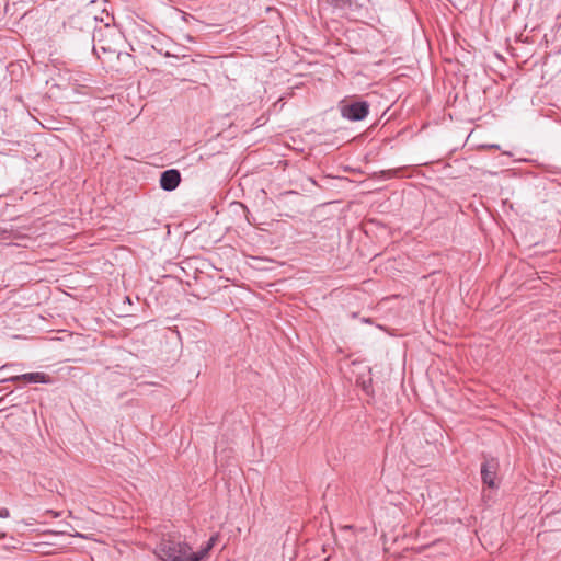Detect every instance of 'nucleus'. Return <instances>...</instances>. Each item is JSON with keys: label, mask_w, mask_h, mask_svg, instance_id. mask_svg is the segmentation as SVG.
I'll list each match as a JSON object with an SVG mask.
<instances>
[{"label": "nucleus", "mask_w": 561, "mask_h": 561, "mask_svg": "<svg viewBox=\"0 0 561 561\" xmlns=\"http://www.w3.org/2000/svg\"><path fill=\"white\" fill-rule=\"evenodd\" d=\"M157 556L163 561H186L191 556V546L180 537L162 538L156 549Z\"/></svg>", "instance_id": "1"}, {"label": "nucleus", "mask_w": 561, "mask_h": 561, "mask_svg": "<svg viewBox=\"0 0 561 561\" xmlns=\"http://www.w3.org/2000/svg\"><path fill=\"white\" fill-rule=\"evenodd\" d=\"M369 113V104L365 101L343 105L341 114L344 118L356 122L364 119Z\"/></svg>", "instance_id": "2"}, {"label": "nucleus", "mask_w": 561, "mask_h": 561, "mask_svg": "<svg viewBox=\"0 0 561 561\" xmlns=\"http://www.w3.org/2000/svg\"><path fill=\"white\" fill-rule=\"evenodd\" d=\"M499 469V463L494 459L484 461L481 466V477L484 484L489 488L495 486V478Z\"/></svg>", "instance_id": "3"}, {"label": "nucleus", "mask_w": 561, "mask_h": 561, "mask_svg": "<svg viewBox=\"0 0 561 561\" xmlns=\"http://www.w3.org/2000/svg\"><path fill=\"white\" fill-rule=\"evenodd\" d=\"M181 182V174L175 169L165 170L161 173L160 176V186L164 191H173L175 190Z\"/></svg>", "instance_id": "4"}, {"label": "nucleus", "mask_w": 561, "mask_h": 561, "mask_svg": "<svg viewBox=\"0 0 561 561\" xmlns=\"http://www.w3.org/2000/svg\"><path fill=\"white\" fill-rule=\"evenodd\" d=\"M93 42V51L95 54H117V49L112 45V43L103 37L101 30L94 33Z\"/></svg>", "instance_id": "5"}, {"label": "nucleus", "mask_w": 561, "mask_h": 561, "mask_svg": "<svg viewBox=\"0 0 561 561\" xmlns=\"http://www.w3.org/2000/svg\"><path fill=\"white\" fill-rule=\"evenodd\" d=\"M218 534L216 535H213L208 541L206 542V545L204 547H202L198 551L194 552L192 549H191V556L192 558H194V560H197V561H202L203 559H205L209 551L214 548V546L216 545L217 540H218Z\"/></svg>", "instance_id": "6"}, {"label": "nucleus", "mask_w": 561, "mask_h": 561, "mask_svg": "<svg viewBox=\"0 0 561 561\" xmlns=\"http://www.w3.org/2000/svg\"><path fill=\"white\" fill-rule=\"evenodd\" d=\"M21 378L25 382L30 383H51V378L45 373H26L22 374Z\"/></svg>", "instance_id": "7"}, {"label": "nucleus", "mask_w": 561, "mask_h": 561, "mask_svg": "<svg viewBox=\"0 0 561 561\" xmlns=\"http://www.w3.org/2000/svg\"><path fill=\"white\" fill-rule=\"evenodd\" d=\"M20 380H22L21 375H16V376L8 377V378H2V379H0V382H8V381L18 382Z\"/></svg>", "instance_id": "8"}, {"label": "nucleus", "mask_w": 561, "mask_h": 561, "mask_svg": "<svg viewBox=\"0 0 561 561\" xmlns=\"http://www.w3.org/2000/svg\"><path fill=\"white\" fill-rule=\"evenodd\" d=\"M10 517V511L7 507H0V518Z\"/></svg>", "instance_id": "9"}, {"label": "nucleus", "mask_w": 561, "mask_h": 561, "mask_svg": "<svg viewBox=\"0 0 561 561\" xmlns=\"http://www.w3.org/2000/svg\"><path fill=\"white\" fill-rule=\"evenodd\" d=\"M105 28H106L108 32H113V30H112V28H110V26H108V25H105Z\"/></svg>", "instance_id": "10"}, {"label": "nucleus", "mask_w": 561, "mask_h": 561, "mask_svg": "<svg viewBox=\"0 0 561 561\" xmlns=\"http://www.w3.org/2000/svg\"><path fill=\"white\" fill-rule=\"evenodd\" d=\"M332 2H335V4H339L341 0H331Z\"/></svg>", "instance_id": "11"}, {"label": "nucleus", "mask_w": 561, "mask_h": 561, "mask_svg": "<svg viewBox=\"0 0 561 561\" xmlns=\"http://www.w3.org/2000/svg\"><path fill=\"white\" fill-rule=\"evenodd\" d=\"M4 537H5V534H0V539L4 538Z\"/></svg>", "instance_id": "12"}, {"label": "nucleus", "mask_w": 561, "mask_h": 561, "mask_svg": "<svg viewBox=\"0 0 561 561\" xmlns=\"http://www.w3.org/2000/svg\"><path fill=\"white\" fill-rule=\"evenodd\" d=\"M186 561H197V560H194V558H190V559H188V560H186Z\"/></svg>", "instance_id": "13"}]
</instances>
